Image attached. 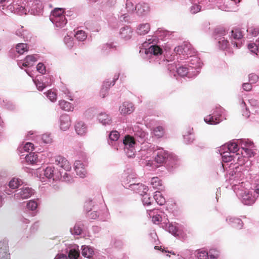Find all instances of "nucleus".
I'll use <instances>...</instances> for the list:
<instances>
[{"label":"nucleus","mask_w":259,"mask_h":259,"mask_svg":"<svg viewBox=\"0 0 259 259\" xmlns=\"http://www.w3.org/2000/svg\"><path fill=\"white\" fill-rule=\"evenodd\" d=\"M174 51L177 54L183 56H191L195 54L192 45L187 42L176 47Z\"/></svg>","instance_id":"nucleus-1"},{"label":"nucleus","mask_w":259,"mask_h":259,"mask_svg":"<svg viewBox=\"0 0 259 259\" xmlns=\"http://www.w3.org/2000/svg\"><path fill=\"white\" fill-rule=\"evenodd\" d=\"M55 162L57 165L66 171L71 169V166L67 160L60 155L56 156L55 157Z\"/></svg>","instance_id":"nucleus-2"},{"label":"nucleus","mask_w":259,"mask_h":259,"mask_svg":"<svg viewBox=\"0 0 259 259\" xmlns=\"http://www.w3.org/2000/svg\"><path fill=\"white\" fill-rule=\"evenodd\" d=\"M74 169L77 175L80 178H84L87 175V170L85 169L84 165L82 162L79 160L75 161L74 163Z\"/></svg>","instance_id":"nucleus-3"},{"label":"nucleus","mask_w":259,"mask_h":259,"mask_svg":"<svg viewBox=\"0 0 259 259\" xmlns=\"http://www.w3.org/2000/svg\"><path fill=\"white\" fill-rule=\"evenodd\" d=\"M134 110V107L133 103L128 102H124L119 107L120 113L123 115L131 114Z\"/></svg>","instance_id":"nucleus-4"},{"label":"nucleus","mask_w":259,"mask_h":259,"mask_svg":"<svg viewBox=\"0 0 259 259\" xmlns=\"http://www.w3.org/2000/svg\"><path fill=\"white\" fill-rule=\"evenodd\" d=\"M226 147L227 148L228 150L229 151V152H228V151L224 152L223 153V157H225L226 156H228V161H230L231 160L232 156H229L228 154H230V152L233 153H236V152L239 151V148L238 145L235 142L229 143ZM226 161H228V160H227Z\"/></svg>","instance_id":"nucleus-5"},{"label":"nucleus","mask_w":259,"mask_h":259,"mask_svg":"<svg viewBox=\"0 0 259 259\" xmlns=\"http://www.w3.org/2000/svg\"><path fill=\"white\" fill-rule=\"evenodd\" d=\"M227 221L230 226L235 230L241 229L243 227V222L239 218H229L227 219Z\"/></svg>","instance_id":"nucleus-6"},{"label":"nucleus","mask_w":259,"mask_h":259,"mask_svg":"<svg viewBox=\"0 0 259 259\" xmlns=\"http://www.w3.org/2000/svg\"><path fill=\"white\" fill-rule=\"evenodd\" d=\"M135 10L138 15H143L149 11V7L146 3H139L135 7Z\"/></svg>","instance_id":"nucleus-7"},{"label":"nucleus","mask_w":259,"mask_h":259,"mask_svg":"<svg viewBox=\"0 0 259 259\" xmlns=\"http://www.w3.org/2000/svg\"><path fill=\"white\" fill-rule=\"evenodd\" d=\"M71 125L69 116L67 114L62 115L60 117V128L63 131L68 129Z\"/></svg>","instance_id":"nucleus-8"},{"label":"nucleus","mask_w":259,"mask_h":259,"mask_svg":"<svg viewBox=\"0 0 259 259\" xmlns=\"http://www.w3.org/2000/svg\"><path fill=\"white\" fill-rule=\"evenodd\" d=\"M168 157V153L162 149H160L156 152L155 161L159 164L164 163Z\"/></svg>","instance_id":"nucleus-9"},{"label":"nucleus","mask_w":259,"mask_h":259,"mask_svg":"<svg viewBox=\"0 0 259 259\" xmlns=\"http://www.w3.org/2000/svg\"><path fill=\"white\" fill-rule=\"evenodd\" d=\"M75 130L76 133L80 136H83L87 132L88 128L86 124L81 121H78L75 125Z\"/></svg>","instance_id":"nucleus-10"},{"label":"nucleus","mask_w":259,"mask_h":259,"mask_svg":"<svg viewBox=\"0 0 259 259\" xmlns=\"http://www.w3.org/2000/svg\"><path fill=\"white\" fill-rule=\"evenodd\" d=\"M50 19L52 22L57 27H63L67 23V20L65 16H61L60 17H56Z\"/></svg>","instance_id":"nucleus-11"},{"label":"nucleus","mask_w":259,"mask_h":259,"mask_svg":"<svg viewBox=\"0 0 259 259\" xmlns=\"http://www.w3.org/2000/svg\"><path fill=\"white\" fill-rule=\"evenodd\" d=\"M242 201L245 205H251L255 201V198L249 193L244 192L242 195Z\"/></svg>","instance_id":"nucleus-12"},{"label":"nucleus","mask_w":259,"mask_h":259,"mask_svg":"<svg viewBox=\"0 0 259 259\" xmlns=\"http://www.w3.org/2000/svg\"><path fill=\"white\" fill-rule=\"evenodd\" d=\"M133 31L132 29L128 27H124L120 29V34L122 38L125 39H129L131 38Z\"/></svg>","instance_id":"nucleus-13"},{"label":"nucleus","mask_w":259,"mask_h":259,"mask_svg":"<svg viewBox=\"0 0 259 259\" xmlns=\"http://www.w3.org/2000/svg\"><path fill=\"white\" fill-rule=\"evenodd\" d=\"M9 249L8 246L3 244H0V259H11L10 254L8 253Z\"/></svg>","instance_id":"nucleus-14"},{"label":"nucleus","mask_w":259,"mask_h":259,"mask_svg":"<svg viewBox=\"0 0 259 259\" xmlns=\"http://www.w3.org/2000/svg\"><path fill=\"white\" fill-rule=\"evenodd\" d=\"M33 193V190L29 187L23 188L18 194L22 199H27Z\"/></svg>","instance_id":"nucleus-15"},{"label":"nucleus","mask_w":259,"mask_h":259,"mask_svg":"<svg viewBox=\"0 0 259 259\" xmlns=\"http://www.w3.org/2000/svg\"><path fill=\"white\" fill-rule=\"evenodd\" d=\"M44 175L48 179H53L54 180L59 179V176H55L54 174V168L51 166L47 167L44 170Z\"/></svg>","instance_id":"nucleus-16"},{"label":"nucleus","mask_w":259,"mask_h":259,"mask_svg":"<svg viewBox=\"0 0 259 259\" xmlns=\"http://www.w3.org/2000/svg\"><path fill=\"white\" fill-rule=\"evenodd\" d=\"M37 61V59L34 55H28L26 56L24 60L22 66L23 67H29L33 65V63Z\"/></svg>","instance_id":"nucleus-17"},{"label":"nucleus","mask_w":259,"mask_h":259,"mask_svg":"<svg viewBox=\"0 0 259 259\" xmlns=\"http://www.w3.org/2000/svg\"><path fill=\"white\" fill-rule=\"evenodd\" d=\"M205 122L210 124H216L220 122L221 119L220 117H215L211 115H209L204 118Z\"/></svg>","instance_id":"nucleus-18"},{"label":"nucleus","mask_w":259,"mask_h":259,"mask_svg":"<svg viewBox=\"0 0 259 259\" xmlns=\"http://www.w3.org/2000/svg\"><path fill=\"white\" fill-rule=\"evenodd\" d=\"M8 8L12 12H14V13L16 12H19L20 14L22 13H26L25 9L22 7L20 6L19 5H17V4L12 3V4L8 6Z\"/></svg>","instance_id":"nucleus-19"},{"label":"nucleus","mask_w":259,"mask_h":259,"mask_svg":"<svg viewBox=\"0 0 259 259\" xmlns=\"http://www.w3.org/2000/svg\"><path fill=\"white\" fill-rule=\"evenodd\" d=\"M98 119L99 121L104 125H109L111 122L110 117L105 113L100 114L98 116Z\"/></svg>","instance_id":"nucleus-20"},{"label":"nucleus","mask_w":259,"mask_h":259,"mask_svg":"<svg viewBox=\"0 0 259 259\" xmlns=\"http://www.w3.org/2000/svg\"><path fill=\"white\" fill-rule=\"evenodd\" d=\"M145 52L146 54L149 52L150 54L156 56L159 54L161 55L162 53V50L158 46L154 45L151 46L148 50H146Z\"/></svg>","instance_id":"nucleus-21"},{"label":"nucleus","mask_w":259,"mask_h":259,"mask_svg":"<svg viewBox=\"0 0 259 259\" xmlns=\"http://www.w3.org/2000/svg\"><path fill=\"white\" fill-rule=\"evenodd\" d=\"M25 159L27 163L33 164L37 162L38 157L35 153H30L26 156Z\"/></svg>","instance_id":"nucleus-22"},{"label":"nucleus","mask_w":259,"mask_h":259,"mask_svg":"<svg viewBox=\"0 0 259 259\" xmlns=\"http://www.w3.org/2000/svg\"><path fill=\"white\" fill-rule=\"evenodd\" d=\"M151 184L154 189L162 190V183L158 177H153L151 179Z\"/></svg>","instance_id":"nucleus-23"},{"label":"nucleus","mask_w":259,"mask_h":259,"mask_svg":"<svg viewBox=\"0 0 259 259\" xmlns=\"http://www.w3.org/2000/svg\"><path fill=\"white\" fill-rule=\"evenodd\" d=\"M123 142L126 147H128L129 148H133L135 144L134 138L130 135L125 137Z\"/></svg>","instance_id":"nucleus-24"},{"label":"nucleus","mask_w":259,"mask_h":259,"mask_svg":"<svg viewBox=\"0 0 259 259\" xmlns=\"http://www.w3.org/2000/svg\"><path fill=\"white\" fill-rule=\"evenodd\" d=\"M150 26L148 23L141 25L138 29V33L140 35H145L150 30Z\"/></svg>","instance_id":"nucleus-25"},{"label":"nucleus","mask_w":259,"mask_h":259,"mask_svg":"<svg viewBox=\"0 0 259 259\" xmlns=\"http://www.w3.org/2000/svg\"><path fill=\"white\" fill-rule=\"evenodd\" d=\"M153 133L156 137L157 138H160L164 136L165 131L164 128L162 126H158L153 128Z\"/></svg>","instance_id":"nucleus-26"},{"label":"nucleus","mask_w":259,"mask_h":259,"mask_svg":"<svg viewBox=\"0 0 259 259\" xmlns=\"http://www.w3.org/2000/svg\"><path fill=\"white\" fill-rule=\"evenodd\" d=\"M59 106L62 109L67 111H71L73 109L71 103L65 101V100L60 101Z\"/></svg>","instance_id":"nucleus-27"},{"label":"nucleus","mask_w":259,"mask_h":259,"mask_svg":"<svg viewBox=\"0 0 259 259\" xmlns=\"http://www.w3.org/2000/svg\"><path fill=\"white\" fill-rule=\"evenodd\" d=\"M16 51L19 54H23L28 50L27 44L24 43L18 44L16 47Z\"/></svg>","instance_id":"nucleus-28"},{"label":"nucleus","mask_w":259,"mask_h":259,"mask_svg":"<svg viewBox=\"0 0 259 259\" xmlns=\"http://www.w3.org/2000/svg\"><path fill=\"white\" fill-rule=\"evenodd\" d=\"M60 96H61L62 98L66 97L68 99L71 101L73 100L71 93L69 90L64 86L62 87L61 89Z\"/></svg>","instance_id":"nucleus-29"},{"label":"nucleus","mask_w":259,"mask_h":259,"mask_svg":"<svg viewBox=\"0 0 259 259\" xmlns=\"http://www.w3.org/2000/svg\"><path fill=\"white\" fill-rule=\"evenodd\" d=\"M243 37V34L241 30L236 28L231 31V38L235 40H239Z\"/></svg>","instance_id":"nucleus-30"},{"label":"nucleus","mask_w":259,"mask_h":259,"mask_svg":"<svg viewBox=\"0 0 259 259\" xmlns=\"http://www.w3.org/2000/svg\"><path fill=\"white\" fill-rule=\"evenodd\" d=\"M154 198L157 204L162 205L165 203V199L159 192H156Z\"/></svg>","instance_id":"nucleus-31"},{"label":"nucleus","mask_w":259,"mask_h":259,"mask_svg":"<svg viewBox=\"0 0 259 259\" xmlns=\"http://www.w3.org/2000/svg\"><path fill=\"white\" fill-rule=\"evenodd\" d=\"M22 184L21 180L17 178H13L9 182V187L12 189H16Z\"/></svg>","instance_id":"nucleus-32"},{"label":"nucleus","mask_w":259,"mask_h":259,"mask_svg":"<svg viewBox=\"0 0 259 259\" xmlns=\"http://www.w3.org/2000/svg\"><path fill=\"white\" fill-rule=\"evenodd\" d=\"M111 83H109L108 81L104 82L102 89L100 91V96L102 98H104L108 94V91Z\"/></svg>","instance_id":"nucleus-33"},{"label":"nucleus","mask_w":259,"mask_h":259,"mask_svg":"<svg viewBox=\"0 0 259 259\" xmlns=\"http://www.w3.org/2000/svg\"><path fill=\"white\" fill-rule=\"evenodd\" d=\"M64 10L62 8H55L52 12L51 18L56 17H60L61 16H65L64 15Z\"/></svg>","instance_id":"nucleus-34"},{"label":"nucleus","mask_w":259,"mask_h":259,"mask_svg":"<svg viewBox=\"0 0 259 259\" xmlns=\"http://www.w3.org/2000/svg\"><path fill=\"white\" fill-rule=\"evenodd\" d=\"M74 36L78 40L81 41H84L87 37L85 32L82 30H78Z\"/></svg>","instance_id":"nucleus-35"},{"label":"nucleus","mask_w":259,"mask_h":259,"mask_svg":"<svg viewBox=\"0 0 259 259\" xmlns=\"http://www.w3.org/2000/svg\"><path fill=\"white\" fill-rule=\"evenodd\" d=\"M93 252V249L88 246L82 247L81 253L84 257L89 258L92 254Z\"/></svg>","instance_id":"nucleus-36"},{"label":"nucleus","mask_w":259,"mask_h":259,"mask_svg":"<svg viewBox=\"0 0 259 259\" xmlns=\"http://www.w3.org/2000/svg\"><path fill=\"white\" fill-rule=\"evenodd\" d=\"M241 154L244 157H251L254 155L252 150L247 148H242Z\"/></svg>","instance_id":"nucleus-37"},{"label":"nucleus","mask_w":259,"mask_h":259,"mask_svg":"<svg viewBox=\"0 0 259 259\" xmlns=\"http://www.w3.org/2000/svg\"><path fill=\"white\" fill-rule=\"evenodd\" d=\"M193 5L190 8V11L191 14H195L200 11L201 9V6L198 5V4H193Z\"/></svg>","instance_id":"nucleus-38"},{"label":"nucleus","mask_w":259,"mask_h":259,"mask_svg":"<svg viewBox=\"0 0 259 259\" xmlns=\"http://www.w3.org/2000/svg\"><path fill=\"white\" fill-rule=\"evenodd\" d=\"M178 73L182 76L187 75L188 73V68L185 66H181L177 69Z\"/></svg>","instance_id":"nucleus-39"},{"label":"nucleus","mask_w":259,"mask_h":259,"mask_svg":"<svg viewBox=\"0 0 259 259\" xmlns=\"http://www.w3.org/2000/svg\"><path fill=\"white\" fill-rule=\"evenodd\" d=\"M47 97L52 101L54 102L57 100V94L55 92H53L51 90L48 91L46 93Z\"/></svg>","instance_id":"nucleus-40"},{"label":"nucleus","mask_w":259,"mask_h":259,"mask_svg":"<svg viewBox=\"0 0 259 259\" xmlns=\"http://www.w3.org/2000/svg\"><path fill=\"white\" fill-rule=\"evenodd\" d=\"M126 9L129 13H133L135 10L133 3L130 0L126 1Z\"/></svg>","instance_id":"nucleus-41"},{"label":"nucleus","mask_w":259,"mask_h":259,"mask_svg":"<svg viewBox=\"0 0 259 259\" xmlns=\"http://www.w3.org/2000/svg\"><path fill=\"white\" fill-rule=\"evenodd\" d=\"M197 256L199 259H207L208 253L204 250L198 251Z\"/></svg>","instance_id":"nucleus-42"},{"label":"nucleus","mask_w":259,"mask_h":259,"mask_svg":"<svg viewBox=\"0 0 259 259\" xmlns=\"http://www.w3.org/2000/svg\"><path fill=\"white\" fill-rule=\"evenodd\" d=\"M24 151L26 152L32 151L34 149V145L30 142L26 143L22 148Z\"/></svg>","instance_id":"nucleus-43"},{"label":"nucleus","mask_w":259,"mask_h":259,"mask_svg":"<svg viewBox=\"0 0 259 259\" xmlns=\"http://www.w3.org/2000/svg\"><path fill=\"white\" fill-rule=\"evenodd\" d=\"M82 232L81 228L78 225H75L73 229H71V232L74 235H79Z\"/></svg>","instance_id":"nucleus-44"},{"label":"nucleus","mask_w":259,"mask_h":259,"mask_svg":"<svg viewBox=\"0 0 259 259\" xmlns=\"http://www.w3.org/2000/svg\"><path fill=\"white\" fill-rule=\"evenodd\" d=\"M27 207L29 209L34 210L37 207V203L34 200H30L27 203Z\"/></svg>","instance_id":"nucleus-45"},{"label":"nucleus","mask_w":259,"mask_h":259,"mask_svg":"<svg viewBox=\"0 0 259 259\" xmlns=\"http://www.w3.org/2000/svg\"><path fill=\"white\" fill-rule=\"evenodd\" d=\"M119 137V134L117 131H112L109 135V138L113 141H117Z\"/></svg>","instance_id":"nucleus-46"},{"label":"nucleus","mask_w":259,"mask_h":259,"mask_svg":"<svg viewBox=\"0 0 259 259\" xmlns=\"http://www.w3.org/2000/svg\"><path fill=\"white\" fill-rule=\"evenodd\" d=\"M79 255V254L77 251L75 250H70L68 254V257L70 259H77Z\"/></svg>","instance_id":"nucleus-47"},{"label":"nucleus","mask_w":259,"mask_h":259,"mask_svg":"<svg viewBox=\"0 0 259 259\" xmlns=\"http://www.w3.org/2000/svg\"><path fill=\"white\" fill-rule=\"evenodd\" d=\"M220 46L222 49H226L229 46V41L223 38L222 40L219 41Z\"/></svg>","instance_id":"nucleus-48"},{"label":"nucleus","mask_w":259,"mask_h":259,"mask_svg":"<svg viewBox=\"0 0 259 259\" xmlns=\"http://www.w3.org/2000/svg\"><path fill=\"white\" fill-rule=\"evenodd\" d=\"M34 81L37 89L40 91H42L46 87L44 83L39 81L38 79L35 80Z\"/></svg>","instance_id":"nucleus-49"},{"label":"nucleus","mask_w":259,"mask_h":259,"mask_svg":"<svg viewBox=\"0 0 259 259\" xmlns=\"http://www.w3.org/2000/svg\"><path fill=\"white\" fill-rule=\"evenodd\" d=\"M41 140L43 142L46 144L50 143L52 142V138L49 134H44L41 136Z\"/></svg>","instance_id":"nucleus-50"},{"label":"nucleus","mask_w":259,"mask_h":259,"mask_svg":"<svg viewBox=\"0 0 259 259\" xmlns=\"http://www.w3.org/2000/svg\"><path fill=\"white\" fill-rule=\"evenodd\" d=\"M37 70L41 74H45L46 73V67L43 63H39L37 65Z\"/></svg>","instance_id":"nucleus-51"},{"label":"nucleus","mask_w":259,"mask_h":259,"mask_svg":"<svg viewBox=\"0 0 259 259\" xmlns=\"http://www.w3.org/2000/svg\"><path fill=\"white\" fill-rule=\"evenodd\" d=\"M258 79V77L257 75L254 73H251L249 75V80L251 83H254L257 82Z\"/></svg>","instance_id":"nucleus-52"},{"label":"nucleus","mask_w":259,"mask_h":259,"mask_svg":"<svg viewBox=\"0 0 259 259\" xmlns=\"http://www.w3.org/2000/svg\"><path fill=\"white\" fill-rule=\"evenodd\" d=\"M209 256L210 258H217L219 257V252L215 249H211L209 252Z\"/></svg>","instance_id":"nucleus-53"},{"label":"nucleus","mask_w":259,"mask_h":259,"mask_svg":"<svg viewBox=\"0 0 259 259\" xmlns=\"http://www.w3.org/2000/svg\"><path fill=\"white\" fill-rule=\"evenodd\" d=\"M138 187L137 188V189H138L139 188H143V190L145 191H146L147 190V188L143 185H142V184H140V183H138L137 184H131L130 185V187L132 189H133L134 190H135L136 189V188L135 187Z\"/></svg>","instance_id":"nucleus-54"},{"label":"nucleus","mask_w":259,"mask_h":259,"mask_svg":"<svg viewBox=\"0 0 259 259\" xmlns=\"http://www.w3.org/2000/svg\"><path fill=\"white\" fill-rule=\"evenodd\" d=\"M248 49L251 52L255 53L256 51L257 50L258 47L256 42L255 44H250L248 46Z\"/></svg>","instance_id":"nucleus-55"},{"label":"nucleus","mask_w":259,"mask_h":259,"mask_svg":"<svg viewBox=\"0 0 259 259\" xmlns=\"http://www.w3.org/2000/svg\"><path fill=\"white\" fill-rule=\"evenodd\" d=\"M242 88L243 89L247 92H249L252 89V85L251 83H244L242 84Z\"/></svg>","instance_id":"nucleus-56"},{"label":"nucleus","mask_w":259,"mask_h":259,"mask_svg":"<svg viewBox=\"0 0 259 259\" xmlns=\"http://www.w3.org/2000/svg\"><path fill=\"white\" fill-rule=\"evenodd\" d=\"M161 217L159 214H156L152 217V221L154 224H158L161 221Z\"/></svg>","instance_id":"nucleus-57"},{"label":"nucleus","mask_w":259,"mask_h":259,"mask_svg":"<svg viewBox=\"0 0 259 259\" xmlns=\"http://www.w3.org/2000/svg\"><path fill=\"white\" fill-rule=\"evenodd\" d=\"M143 201L145 204H146L147 205H149L151 204V202L150 201V198L148 197V196L147 195H145L144 196Z\"/></svg>","instance_id":"nucleus-58"},{"label":"nucleus","mask_w":259,"mask_h":259,"mask_svg":"<svg viewBox=\"0 0 259 259\" xmlns=\"http://www.w3.org/2000/svg\"><path fill=\"white\" fill-rule=\"evenodd\" d=\"M98 217V214L97 212L93 211L88 214V217L91 219H96Z\"/></svg>","instance_id":"nucleus-59"},{"label":"nucleus","mask_w":259,"mask_h":259,"mask_svg":"<svg viewBox=\"0 0 259 259\" xmlns=\"http://www.w3.org/2000/svg\"><path fill=\"white\" fill-rule=\"evenodd\" d=\"M62 173V172H60V178L62 179V180L63 181H69V179H68V177H69L68 174L66 172H64L63 176H62V174H61Z\"/></svg>","instance_id":"nucleus-60"},{"label":"nucleus","mask_w":259,"mask_h":259,"mask_svg":"<svg viewBox=\"0 0 259 259\" xmlns=\"http://www.w3.org/2000/svg\"><path fill=\"white\" fill-rule=\"evenodd\" d=\"M249 32L252 34L254 36H256L258 34V30L257 29H250Z\"/></svg>","instance_id":"nucleus-61"},{"label":"nucleus","mask_w":259,"mask_h":259,"mask_svg":"<svg viewBox=\"0 0 259 259\" xmlns=\"http://www.w3.org/2000/svg\"><path fill=\"white\" fill-rule=\"evenodd\" d=\"M193 131L192 128H188V131L187 132H184V138H186V137L189 135H191L192 134V132Z\"/></svg>","instance_id":"nucleus-62"},{"label":"nucleus","mask_w":259,"mask_h":259,"mask_svg":"<svg viewBox=\"0 0 259 259\" xmlns=\"http://www.w3.org/2000/svg\"><path fill=\"white\" fill-rule=\"evenodd\" d=\"M23 26H21L20 29H18L16 31V34L19 36H22L23 35V34L22 33V31L23 30Z\"/></svg>","instance_id":"nucleus-63"},{"label":"nucleus","mask_w":259,"mask_h":259,"mask_svg":"<svg viewBox=\"0 0 259 259\" xmlns=\"http://www.w3.org/2000/svg\"><path fill=\"white\" fill-rule=\"evenodd\" d=\"M55 259H67L66 255L63 254H58L56 257Z\"/></svg>","instance_id":"nucleus-64"}]
</instances>
